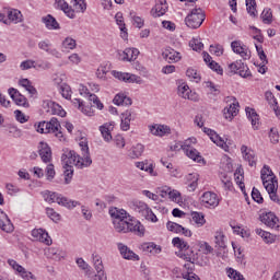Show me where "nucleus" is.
<instances>
[{"label":"nucleus","instance_id":"obj_1","mask_svg":"<svg viewBox=\"0 0 280 280\" xmlns=\"http://www.w3.org/2000/svg\"><path fill=\"white\" fill-rule=\"evenodd\" d=\"M109 215L116 233H135L139 237L145 235V226L130 215L126 210L119 208L109 209Z\"/></svg>","mask_w":280,"mask_h":280},{"label":"nucleus","instance_id":"obj_2","mask_svg":"<svg viewBox=\"0 0 280 280\" xmlns=\"http://www.w3.org/2000/svg\"><path fill=\"white\" fill-rule=\"evenodd\" d=\"M61 163L63 167H73L74 165L79 170H82L83 167H89L93 163V160L89 155L82 158L75 151H68L61 155Z\"/></svg>","mask_w":280,"mask_h":280},{"label":"nucleus","instance_id":"obj_3","mask_svg":"<svg viewBox=\"0 0 280 280\" xmlns=\"http://www.w3.org/2000/svg\"><path fill=\"white\" fill-rule=\"evenodd\" d=\"M60 121H58V118L52 117L50 121H42L36 126V131L40 135H49L52 132L59 141H62L65 136L62 135Z\"/></svg>","mask_w":280,"mask_h":280},{"label":"nucleus","instance_id":"obj_4","mask_svg":"<svg viewBox=\"0 0 280 280\" xmlns=\"http://www.w3.org/2000/svg\"><path fill=\"white\" fill-rule=\"evenodd\" d=\"M260 178L268 194H275V191H277V185H279V182L277 180V176H275L272 170H270V166L264 165L260 171Z\"/></svg>","mask_w":280,"mask_h":280},{"label":"nucleus","instance_id":"obj_5","mask_svg":"<svg viewBox=\"0 0 280 280\" xmlns=\"http://www.w3.org/2000/svg\"><path fill=\"white\" fill-rule=\"evenodd\" d=\"M131 209L139 213L142 218H145L149 222H159V218L152 211L148 203L139 200L131 201L130 203Z\"/></svg>","mask_w":280,"mask_h":280},{"label":"nucleus","instance_id":"obj_6","mask_svg":"<svg viewBox=\"0 0 280 280\" xmlns=\"http://www.w3.org/2000/svg\"><path fill=\"white\" fill-rule=\"evenodd\" d=\"M185 23L190 30H198V27L205 23V12L202 9H192L185 18Z\"/></svg>","mask_w":280,"mask_h":280},{"label":"nucleus","instance_id":"obj_7","mask_svg":"<svg viewBox=\"0 0 280 280\" xmlns=\"http://www.w3.org/2000/svg\"><path fill=\"white\" fill-rule=\"evenodd\" d=\"M191 143H196V138H189L183 144H180L182 150H184L188 159H191L197 163H205V159H202V155H200V152H198V150L191 147Z\"/></svg>","mask_w":280,"mask_h":280},{"label":"nucleus","instance_id":"obj_8","mask_svg":"<svg viewBox=\"0 0 280 280\" xmlns=\"http://www.w3.org/2000/svg\"><path fill=\"white\" fill-rule=\"evenodd\" d=\"M50 202H57V205H61V207H66L67 209H75V207H80V201L70 200L58 192H52Z\"/></svg>","mask_w":280,"mask_h":280},{"label":"nucleus","instance_id":"obj_9","mask_svg":"<svg viewBox=\"0 0 280 280\" xmlns=\"http://www.w3.org/2000/svg\"><path fill=\"white\" fill-rule=\"evenodd\" d=\"M42 106L48 115H58L59 117H67V112H65L62 109V106H60L56 102L47 100L43 102Z\"/></svg>","mask_w":280,"mask_h":280},{"label":"nucleus","instance_id":"obj_10","mask_svg":"<svg viewBox=\"0 0 280 280\" xmlns=\"http://www.w3.org/2000/svg\"><path fill=\"white\" fill-rule=\"evenodd\" d=\"M203 132L210 137L211 141L215 143L219 148H222V150H225V152L229 150V139L224 141L218 132L213 131V129H209L207 127L203 128Z\"/></svg>","mask_w":280,"mask_h":280},{"label":"nucleus","instance_id":"obj_11","mask_svg":"<svg viewBox=\"0 0 280 280\" xmlns=\"http://www.w3.org/2000/svg\"><path fill=\"white\" fill-rule=\"evenodd\" d=\"M201 205L207 209H215L218 205H220V199H218V195L215 192L206 191L200 198Z\"/></svg>","mask_w":280,"mask_h":280},{"label":"nucleus","instance_id":"obj_12","mask_svg":"<svg viewBox=\"0 0 280 280\" xmlns=\"http://www.w3.org/2000/svg\"><path fill=\"white\" fill-rule=\"evenodd\" d=\"M232 51L238 54L243 60H250V49L246 45H243L240 40H234L231 43Z\"/></svg>","mask_w":280,"mask_h":280},{"label":"nucleus","instance_id":"obj_13","mask_svg":"<svg viewBox=\"0 0 280 280\" xmlns=\"http://www.w3.org/2000/svg\"><path fill=\"white\" fill-rule=\"evenodd\" d=\"M114 78L122 82H128L129 84H141L142 82L141 77L128 72L114 71Z\"/></svg>","mask_w":280,"mask_h":280},{"label":"nucleus","instance_id":"obj_14","mask_svg":"<svg viewBox=\"0 0 280 280\" xmlns=\"http://www.w3.org/2000/svg\"><path fill=\"white\" fill-rule=\"evenodd\" d=\"M262 224L269 226V229H275L276 231L279 229V218L272 212H267L260 217Z\"/></svg>","mask_w":280,"mask_h":280},{"label":"nucleus","instance_id":"obj_15","mask_svg":"<svg viewBox=\"0 0 280 280\" xmlns=\"http://www.w3.org/2000/svg\"><path fill=\"white\" fill-rule=\"evenodd\" d=\"M119 60L122 62H132L139 57V49L137 48H126L122 52L118 54Z\"/></svg>","mask_w":280,"mask_h":280},{"label":"nucleus","instance_id":"obj_16","mask_svg":"<svg viewBox=\"0 0 280 280\" xmlns=\"http://www.w3.org/2000/svg\"><path fill=\"white\" fill-rule=\"evenodd\" d=\"M149 130L151 135H154V137H165V135H170L172 132L170 126L159 124L149 126Z\"/></svg>","mask_w":280,"mask_h":280},{"label":"nucleus","instance_id":"obj_17","mask_svg":"<svg viewBox=\"0 0 280 280\" xmlns=\"http://www.w3.org/2000/svg\"><path fill=\"white\" fill-rule=\"evenodd\" d=\"M4 12V20L8 21V25H10V23H21L23 21V14L16 9L7 10Z\"/></svg>","mask_w":280,"mask_h":280},{"label":"nucleus","instance_id":"obj_18","mask_svg":"<svg viewBox=\"0 0 280 280\" xmlns=\"http://www.w3.org/2000/svg\"><path fill=\"white\" fill-rule=\"evenodd\" d=\"M9 95L18 106H24V108H27V106H30V103H27V98L19 93L16 89H9Z\"/></svg>","mask_w":280,"mask_h":280},{"label":"nucleus","instance_id":"obj_19","mask_svg":"<svg viewBox=\"0 0 280 280\" xmlns=\"http://www.w3.org/2000/svg\"><path fill=\"white\" fill-rule=\"evenodd\" d=\"M241 152L243 154V159L247 161L250 167H255L257 165V159H255V151H253V149L242 145Z\"/></svg>","mask_w":280,"mask_h":280},{"label":"nucleus","instance_id":"obj_20","mask_svg":"<svg viewBox=\"0 0 280 280\" xmlns=\"http://www.w3.org/2000/svg\"><path fill=\"white\" fill-rule=\"evenodd\" d=\"M118 250L120 252V255L121 257H124V259H129L131 261H139V255L135 254V252H132V249H130L128 246L119 243Z\"/></svg>","mask_w":280,"mask_h":280},{"label":"nucleus","instance_id":"obj_21","mask_svg":"<svg viewBox=\"0 0 280 280\" xmlns=\"http://www.w3.org/2000/svg\"><path fill=\"white\" fill-rule=\"evenodd\" d=\"M38 154L44 163L51 161V148L46 142H39Z\"/></svg>","mask_w":280,"mask_h":280},{"label":"nucleus","instance_id":"obj_22","mask_svg":"<svg viewBox=\"0 0 280 280\" xmlns=\"http://www.w3.org/2000/svg\"><path fill=\"white\" fill-rule=\"evenodd\" d=\"M57 3V8L62 10V12L68 16V19H75V10L69 5V3L65 0H55Z\"/></svg>","mask_w":280,"mask_h":280},{"label":"nucleus","instance_id":"obj_23","mask_svg":"<svg viewBox=\"0 0 280 280\" xmlns=\"http://www.w3.org/2000/svg\"><path fill=\"white\" fill-rule=\"evenodd\" d=\"M0 229L5 231V233H12L14 231V225H12V221L3 210L0 209Z\"/></svg>","mask_w":280,"mask_h":280},{"label":"nucleus","instance_id":"obj_24","mask_svg":"<svg viewBox=\"0 0 280 280\" xmlns=\"http://www.w3.org/2000/svg\"><path fill=\"white\" fill-rule=\"evenodd\" d=\"M115 128V122H105L100 127L101 135L107 143L113 141V129Z\"/></svg>","mask_w":280,"mask_h":280},{"label":"nucleus","instance_id":"obj_25","mask_svg":"<svg viewBox=\"0 0 280 280\" xmlns=\"http://www.w3.org/2000/svg\"><path fill=\"white\" fill-rule=\"evenodd\" d=\"M167 12V4L165 0H156L155 7L151 9V14L154 19H159V16H163Z\"/></svg>","mask_w":280,"mask_h":280},{"label":"nucleus","instance_id":"obj_26","mask_svg":"<svg viewBox=\"0 0 280 280\" xmlns=\"http://www.w3.org/2000/svg\"><path fill=\"white\" fill-rule=\"evenodd\" d=\"M33 237H36V240H39L43 244H46V246H50L51 244V237L49 236V233L43 229L33 230L32 231Z\"/></svg>","mask_w":280,"mask_h":280},{"label":"nucleus","instance_id":"obj_27","mask_svg":"<svg viewBox=\"0 0 280 280\" xmlns=\"http://www.w3.org/2000/svg\"><path fill=\"white\" fill-rule=\"evenodd\" d=\"M113 103L116 106H132V98L128 97L124 93H118L115 95Z\"/></svg>","mask_w":280,"mask_h":280},{"label":"nucleus","instance_id":"obj_28","mask_svg":"<svg viewBox=\"0 0 280 280\" xmlns=\"http://www.w3.org/2000/svg\"><path fill=\"white\" fill-rule=\"evenodd\" d=\"M245 113H246L254 130H257V128H259V115L257 114V112L250 107H246Z\"/></svg>","mask_w":280,"mask_h":280},{"label":"nucleus","instance_id":"obj_29","mask_svg":"<svg viewBox=\"0 0 280 280\" xmlns=\"http://www.w3.org/2000/svg\"><path fill=\"white\" fill-rule=\"evenodd\" d=\"M42 22L46 25L47 30H60V24L51 14L42 18Z\"/></svg>","mask_w":280,"mask_h":280},{"label":"nucleus","instance_id":"obj_30","mask_svg":"<svg viewBox=\"0 0 280 280\" xmlns=\"http://www.w3.org/2000/svg\"><path fill=\"white\" fill-rule=\"evenodd\" d=\"M237 106H240V104L232 103V104H230L229 107H225L223 109V117L225 119H233L234 117H236L237 116Z\"/></svg>","mask_w":280,"mask_h":280},{"label":"nucleus","instance_id":"obj_31","mask_svg":"<svg viewBox=\"0 0 280 280\" xmlns=\"http://www.w3.org/2000/svg\"><path fill=\"white\" fill-rule=\"evenodd\" d=\"M256 235H259L266 242V244H272L275 243V235H272L270 232L264 231L261 229L255 230Z\"/></svg>","mask_w":280,"mask_h":280},{"label":"nucleus","instance_id":"obj_32","mask_svg":"<svg viewBox=\"0 0 280 280\" xmlns=\"http://www.w3.org/2000/svg\"><path fill=\"white\" fill-rule=\"evenodd\" d=\"M177 93L179 95V97H183L184 100H194V97H191L189 94L191 93V90H189V85L187 84H180L177 88Z\"/></svg>","mask_w":280,"mask_h":280},{"label":"nucleus","instance_id":"obj_33","mask_svg":"<svg viewBox=\"0 0 280 280\" xmlns=\"http://www.w3.org/2000/svg\"><path fill=\"white\" fill-rule=\"evenodd\" d=\"M163 56L168 62H178L180 60V52L176 50H166Z\"/></svg>","mask_w":280,"mask_h":280},{"label":"nucleus","instance_id":"obj_34","mask_svg":"<svg viewBox=\"0 0 280 280\" xmlns=\"http://www.w3.org/2000/svg\"><path fill=\"white\" fill-rule=\"evenodd\" d=\"M192 222L197 224V226H205L207 220L205 219V213L202 212H191Z\"/></svg>","mask_w":280,"mask_h":280},{"label":"nucleus","instance_id":"obj_35","mask_svg":"<svg viewBox=\"0 0 280 280\" xmlns=\"http://www.w3.org/2000/svg\"><path fill=\"white\" fill-rule=\"evenodd\" d=\"M20 86H23L31 95H36V88L33 86L28 79H21L19 81Z\"/></svg>","mask_w":280,"mask_h":280},{"label":"nucleus","instance_id":"obj_36","mask_svg":"<svg viewBox=\"0 0 280 280\" xmlns=\"http://www.w3.org/2000/svg\"><path fill=\"white\" fill-rule=\"evenodd\" d=\"M92 259H93V264L96 272L104 271V262H102V256L94 253L92 254Z\"/></svg>","mask_w":280,"mask_h":280},{"label":"nucleus","instance_id":"obj_37","mask_svg":"<svg viewBox=\"0 0 280 280\" xmlns=\"http://www.w3.org/2000/svg\"><path fill=\"white\" fill-rule=\"evenodd\" d=\"M116 23L119 25L120 32L121 33V38H128V32L126 31V24L124 23V20L121 18V13L116 14Z\"/></svg>","mask_w":280,"mask_h":280},{"label":"nucleus","instance_id":"obj_38","mask_svg":"<svg viewBox=\"0 0 280 280\" xmlns=\"http://www.w3.org/2000/svg\"><path fill=\"white\" fill-rule=\"evenodd\" d=\"M172 244L173 246H176V248H179V250H188L189 248V244L180 237H174Z\"/></svg>","mask_w":280,"mask_h":280},{"label":"nucleus","instance_id":"obj_39","mask_svg":"<svg viewBox=\"0 0 280 280\" xmlns=\"http://www.w3.org/2000/svg\"><path fill=\"white\" fill-rule=\"evenodd\" d=\"M225 236L222 234V232H217L214 236V244L219 248H226V242L224 241Z\"/></svg>","mask_w":280,"mask_h":280},{"label":"nucleus","instance_id":"obj_40","mask_svg":"<svg viewBox=\"0 0 280 280\" xmlns=\"http://www.w3.org/2000/svg\"><path fill=\"white\" fill-rule=\"evenodd\" d=\"M260 19H262V23H265V25L272 24V11L270 9H265L260 14Z\"/></svg>","mask_w":280,"mask_h":280},{"label":"nucleus","instance_id":"obj_41","mask_svg":"<svg viewBox=\"0 0 280 280\" xmlns=\"http://www.w3.org/2000/svg\"><path fill=\"white\" fill-rule=\"evenodd\" d=\"M247 12L250 16H257V2L255 0H245Z\"/></svg>","mask_w":280,"mask_h":280},{"label":"nucleus","instance_id":"obj_42","mask_svg":"<svg viewBox=\"0 0 280 280\" xmlns=\"http://www.w3.org/2000/svg\"><path fill=\"white\" fill-rule=\"evenodd\" d=\"M164 194L168 195V198L173 200V202H179L180 201V192L178 190H172V188H166Z\"/></svg>","mask_w":280,"mask_h":280},{"label":"nucleus","instance_id":"obj_43","mask_svg":"<svg viewBox=\"0 0 280 280\" xmlns=\"http://www.w3.org/2000/svg\"><path fill=\"white\" fill-rule=\"evenodd\" d=\"M166 229L167 231H171V233H182L184 231L183 225L172 221L166 223Z\"/></svg>","mask_w":280,"mask_h":280},{"label":"nucleus","instance_id":"obj_44","mask_svg":"<svg viewBox=\"0 0 280 280\" xmlns=\"http://www.w3.org/2000/svg\"><path fill=\"white\" fill-rule=\"evenodd\" d=\"M59 92L61 93L62 97H65V100H71V86H69V84H61Z\"/></svg>","mask_w":280,"mask_h":280},{"label":"nucleus","instance_id":"obj_45","mask_svg":"<svg viewBox=\"0 0 280 280\" xmlns=\"http://www.w3.org/2000/svg\"><path fill=\"white\" fill-rule=\"evenodd\" d=\"M238 75H241V78H253V73L250 72V69L248 68L247 65H245L244 62L241 66V69L238 70Z\"/></svg>","mask_w":280,"mask_h":280},{"label":"nucleus","instance_id":"obj_46","mask_svg":"<svg viewBox=\"0 0 280 280\" xmlns=\"http://www.w3.org/2000/svg\"><path fill=\"white\" fill-rule=\"evenodd\" d=\"M63 174H65V184L69 185L73 178V167L71 166H63Z\"/></svg>","mask_w":280,"mask_h":280},{"label":"nucleus","instance_id":"obj_47","mask_svg":"<svg viewBox=\"0 0 280 280\" xmlns=\"http://www.w3.org/2000/svg\"><path fill=\"white\" fill-rule=\"evenodd\" d=\"M187 180H192L189 185H188V189L190 191H196V187H198V175H194V174H188L187 176Z\"/></svg>","mask_w":280,"mask_h":280},{"label":"nucleus","instance_id":"obj_48","mask_svg":"<svg viewBox=\"0 0 280 280\" xmlns=\"http://www.w3.org/2000/svg\"><path fill=\"white\" fill-rule=\"evenodd\" d=\"M77 45L75 39L72 37H66L62 42V47L65 49H75Z\"/></svg>","mask_w":280,"mask_h":280},{"label":"nucleus","instance_id":"obj_49","mask_svg":"<svg viewBox=\"0 0 280 280\" xmlns=\"http://www.w3.org/2000/svg\"><path fill=\"white\" fill-rule=\"evenodd\" d=\"M143 150H145V148L143 147V144L138 143L132 148V159H139V156H141V154H143Z\"/></svg>","mask_w":280,"mask_h":280},{"label":"nucleus","instance_id":"obj_50","mask_svg":"<svg viewBox=\"0 0 280 280\" xmlns=\"http://www.w3.org/2000/svg\"><path fill=\"white\" fill-rule=\"evenodd\" d=\"M18 275L24 280H36V276H34V273H32V271H28L24 267Z\"/></svg>","mask_w":280,"mask_h":280},{"label":"nucleus","instance_id":"obj_51","mask_svg":"<svg viewBox=\"0 0 280 280\" xmlns=\"http://www.w3.org/2000/svg\"><path fill=\"white\" fill-rule=\"evenodd\" d=\"M228 277L233 280H246L244 279V276L240 273V271L233 268L228 269Z\"/></svg>","mask_w":280,"mask_h":280},{"label":"nucleus","instance_id":"obj_52","mask_svg":"<svg viewBox=\"0 0 280 280\" xmlns=\"http://www.w3.org/2000/svg\"><path fill=\"white\" fill-rule=\"evenodd\" d=\"M46 214L52 222H60V214L54 208H46Z\"/></svg>","mask_w":280,"mask_h":280},{"label":"nucleus","instance_id":"obj_53","mask_svg":"<svg viewBox=\"0 0 280 280\" xmlns=\"http://www.w3.org/2000/svg\"><path fill=\"white\" fill-rule=\"evenodd\" d=\"M220 178L225 189H230V190L233 189V182H231V177H229V175H226L225 173H222Z\"/></svg>","mask_w":280,"mask_h":280},{"label":"nucleus","instance_id":"obj_54","mask_svg":"<svg viewBox=\"0 0 280 280\" xmlns=\"http://www.w3.org/2000/svg\"><path fill=\"white\" fill-rule=\"evenodd\" d=\"M210 54L222 56V54H224V47L220 44L210 45Z\"/></svg>","mask_w":280,"mask_h":280},{"label":"nucleus","instance_id":"obj_55","mask_svg":"<svg viewBox=\"0 0 280 280\" xmlns=\"http://www.w3.org/2000/svg\"><path fill=\"white\" fill-rule=\"evenodd\" d=\"M252 198L258 205L264 203V197L261 196V192L259 191V189H257L255 187L252 190Z\"/></svg>","mask_w":280,"mask_h":280},{"label":"nucleus","instance_id":"obj_56","mask_svg":"<svg viewBox=\"0 0 280 280\" xmlns=\"http://www.w3.org/2000/svg\"><path fill=\"white\" fill-rule=\"evenodd\" d=\"M88 97L93 103V106H96V108H98V110H102L104 108V104L100 101L97 95L89 94Z\"/></svg>","mask_w":280,"mask_h":280},{"label":"nucleus","instance_id":"obj_57","mask_svg":"<svg viewBox=\"0 0 280 280\" xmlns=\"http://www.w3.org/2000/svg\"><path fill=\"white\" fill-rule=\"evenodd\" d=\"M14 115L16 121H19L20 124H26V121H30V116H26L25 114H23V112L19 109L14 112Z\"/></svg>","mask_w":280,"mask_h":280},{"label":"nucleus","instance_id":"obj_58","mask_svg":"<svg viewBox=\"0 0 280 280\" xmlns=\"http://www.w3.org/2000/svg\"><path fill=\"white\" fill-rule=\"evenodd\" d=\"M9 133L12 135L15 139H21V137H23V131H21V129L14 125L9 126Z\"/></svg>","mask_w":280,"mask_h":280},{"label":"nucleus","instance_id":"obj_59","mask_svg":"<svg viewBox=\"0 0 280 280\" xmlns=\"http://www.w3.org/2000/svg\"><path fill=\"white\" fill-rule=\"evenodd\" d=\"M242 65H243V61L242 60H237L235 62H232L229 65V70L231 73H238L240 72V69H242Z\"/></svg>","mask_w":280,"mask_h":280},{"label":"nucleus","instance_id":"obj_60","mask_svg":"<svg viewBox=\"0 0 280 280\" xmlns=\"http://www.w3.org/2000/svg\"><path fill=\"white\" fill-rule=\"evenodd\" d=\"M208 67L212 71H215V73H218L219 75H222V73H224V70L222 69L220 63L215 62L214 60H212L210 63H208Z\"/></svg>","mask_w":280,"mask_h":280},{"label":"nucleus","instance_id":"obj_61","mask_svg":"<svg viewBox=\"0 0 280 280\" xmlns=\"http://www.w3.org/2000/svg\"><path fill=\"white\" fill-rule=\"evenodd\" d=\"M73 7L75 8L77 12H86V2L84 0H77L73 3Z\"/></svg>","mask_w":280,"mask_h":280},{"label":"nucleus","instance_id":"obj_62","mask_svg":"<svg viewBox=\"0 0 280 280\" xmlns=\"http://www.w3.org/2000/svg\"><path fill=\"white\" fill-rule=\"evenodd\" d=\"M48 257L50 259H54L55 261H60L62 259V256H60V254H58V249H56V248L48 249Z\"/></svg>","mask_w":280,"mask_h":280},{"label":"nucleus","instance_id":"obj_63","mask_svg":"<svg viewBox=\"0 0 280 280\" xmlns=\"http://www.w3.org/2000/svg\"><path fill=\"white\" fill-rule=\"evenodd\" d=\"M186 75L191 80H196V82H200V74H198V71H196L195 69H191V68L187 69Z\"/></svg>","mask_w":280,"mask_h":280},{"label":"nucleus","instance_id":"obj_64","mask_svg":"<svg viewBox=\"0 0 280 280\" xmlns=\"http://www.w3.org/2000/svg\"><path fill=\"white\" fill-rule=\"evenodd\" d=\"M182 277L186 280H200V277H198V275L189 271L182 273Z\"/></svg>","mask_w":280,"mask_h":280}]
</instances>
